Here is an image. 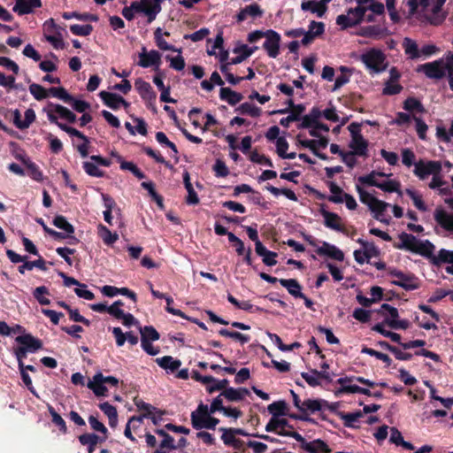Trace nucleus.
I'll return each instance as SVG.
<instances>
[{"label": "nucleus", "instance_id": "obj_1", "mask_svg": "<svg viewBox=\"0 0 453 453\" xmlns=\"http://www.w3.org/2000/svg\"><path fill=\"white\" fill-rule=\"evenodd\" d=\"M441 163L434 160H419L414 164V174L421 180H426L432 175V180L428 183L431 189H434L442 183Z\"/></svg>", "mask_w": 453, "mask_h": 453}, {"label": "nucleus", "instance_id": "obj_27", "mask_svg": "<svg viewBox=\"0 0 453 453\" xmlns=\"http://www.w3.org/2000/svg\"><path fill=\"white\" fill-rule=\"evenodd\" d=\"M302 377L311 387H316L320 384V379L330 380V375L326 372H318L312 370L310 372H302Z\"/></svg>", "mask_w": 453, "mask_h": 453}, {"label": "nucleus", "instance_id": "obj_33", "mask_svg": "<svg viewBox=\"0 0 453 453\" xmlns=\"http://www.w3.org/2000/svg\"><path fill=\"white\" fill-rule=\"evenodd\" d=\"M434 265H440L441 264H453V250H448L441 249L436 255H431L429 257Z\"/></svg>", "mask_w": 453, "mask_h": 453}, {"label": "nucleus", "instance_id": "obj_2", "mask_svg": "<svg viewBox=\"0 0 453 453\" xmlns=\"http://www.w3.org/2000/svg\"><path fill=\"white\" fill-rule=\"evenodd\" d=\"M357 191L359 195L360 201L368 206L373 215V218L380 222L389 224L390 219H387L385 217V212L390 204L379 200L372 194L367 192L359 186H357Z\"/></svg>", "mask_w": 453, "mask_h": 453}, {"label": "nucleus", "instance_id": "obj_13", "mask_svg": "<svg viewBox=\"0 0 453 453\" xmlns=\"http://www.w3.org/2000/svg\"><path fill=\"white\" fill-rule=\"evenodd\" d=\"M265 41L263 44L264 49L266 50L268 56L272 58H276L280 54V35L274 30L265 31Z\"/></svg>", "mask_w": 453, "mask_h": 453}, {"label": "nucleus", "instance_id": "obj_43", "mask_svg": "<svg viewBox=\"0 0 453 453\" xmlns=\"http://www.w3.org/2000/svg\"><path fill=\"white\" fill-rule=\"evenodd\" d=\"M403 46L404 49L405 53L412 59L414 58H420V52L419 49L418 47V44L415 41L405 38L403 42Z\"/></svg>", "mask_w": 453, "mask_h": 453}, {"label": "nucleus", "instance_id": "obj_42", "mask_svg": "<svg viewBox=\"0 0 453 453\" xmlns=\"http://www.w3.org/2000/svg\"><path fill=\"white\" fill-rule=\"evenodd\" d=\"M365 13L372 12L373 14L380 15L384 12V5L374 0H361Z\"/></svg>", "mask_w": 453, "mask_h": 453}, {"label": "nucleus", "instance_id": "obj_26", "mask_svg": "<svg viewBox=\"0 0 453 453\" xmlns=\"http://www.w3.org/2000/svg\"><path fill=\"white\" fill-rule=\"evenodd\" d=\"M303 11H310L318 17H322L326 11V4L322 1H307L301 4Z\"/></svg>", "mask_w": 453, "mask_h": 453}, {"label": "nucleus", "instance_id": "obj_35", "mask_svg": "<svg viewBox=\"0 0 453 453\" xmlns=\"http://www.w3.org/2000/svg\"><path fill=\"white\" fill-rule=\"evenodd\" d=\"M156 363L163 369L169 370L171 372L176 371L180 365L181 362L178 359H174L171 356H165L156 359Z\"/></svg>", "mask_w": 453, "mask_h": 453}, {"label": "nucleus", "instance_id": "obj_55", "mask_svg": "<svg viewBox=\"0 0 453 453\" xmlns=\"http://www.w3.org/2000/svg\"><path fill=\"white\" fill-rule=\"evenodd\" d=\"M49 95L54 97L63 100L65 103H69L73 100V96L67 93L64 88H50L49 89Z\"/></svg>", "mask_w": 453, "mask_h": 453}, {"label": "nucleus", "instance_id": "obj_5", "mask_svg": "<svg viewBox=\"0 0 453 453\" xmlns=\"http://www.w3.org/2000/svg\"><path fill=\"white\" fill-rule=\"evenodd\" d=\"M363 20L372 21V14H365L363 9L361 0L357 1L355 8H350L346 14L339 15L336 19V23L342 28L353 27Z\"/></svg>", "mask_w": 453, "mask_h": 453}, {"label": "nucleus", "instance_id": "obj_50", "mask_svg": "<svg viewBox=\"0 0 453 453\" xmlns=\"http://www.w3.org/2000/svg\"><path fill=\"white\" fill-rule=\"evenodd\" d=\"M24 164L26 165L27 168V174L32 178L34 179L35 180H37V181H42L43 177H42V172L39 170L38 166L34 164L33 162H31L30 160L28 159H25L24 160Z\"/></svg>", "mask_w": 453, "mask_h": 453}, {"label": "nucleus", "instance_id": "obj_4", "mask_svg": "<svg viewBox=\"0 0 453 453\" xmlns=\"http://www.w3.org/2000/svg\"><path fill=\"white\" fill-rule=\"evenodd\" d=\"M359 58L371 73H382L388 66L386 55L376 48L366 50Z\"/></svg>", "mask_w": 453, "mask_h": 453}, {"label": "nucleus", "instance_id": "obj_24", "mask_svg": "<svg viewBox=\"0 0 453 453\" xmlns=\"http://www.w3.org/2000/svg\"><path fill=\"white\" fill-rule=\"evenodd\" d=\"M41 6V0H16L13 11L19 15L30 13L35 8Z\"/></svg>", "mask_w": 453, "mask_h": 453}, {"label": "nucleus", "instance_id": "obj_9", "mask_svg": "<svg viewBox=\"0 0 453 453\" xmlns=\"http://www.w3.org/2000/svg\"><path fill=\"white\" fill-rule=\"evenodd\" d=\"M48 119L51 123H57L58 118L65 119L70 123H73L76 120V116L69 109L60 104H50L45 110Z\"/></svg>", "mask_w": 453, "mask_h": 453}, {"label": "nucleus", "instance_id": "obj_18", "mask_svg": "<svg viewBox=\"0 0 453 453\" xmlns=\"http://www.w3.org/2000/svg\"><path fill=\"white\" fill-rule=\"evenodd\" d=\"M291 426L285 418H280L279 417H272L270 421L265 426L266 432H274L279 435L287 436Z\"/></svg>", "mask_w": 453, "mask_h": 453}, {"label": "nucleus", "instance_id": "obj_53", "mask_svg": "<svg viewBox=\"0 0 453 453\" xmlns=\"http://www.w3.org/2000/svg\"><path fill=\"white\" fill-rule=\"evenodd\" d=\"M384 325H386L384 322L383 323H380V324H376L372 327V330L380 333V334H382L385 337L390 338L393 342H400L401 335L399 334L393 333V332L386 330L384 328Z\"/></svg>", "mask_w": 453, "mask_h": 453}, {"label": "nucleus", "instance_id": "obj_38", "mask_svg": "<svg viewBox=\"0 0 453 453\" xmlns=\"http://www.w3.org/2000/svg\"><path fill=\"white\" fill-rule=\"evenodd\" d=\"M279 282L280 285L284 288H286L290 295H292L295 297H300L303 296V293L301 292V286L297 282V280L294 279H280L279 280Z\"/></svg>", "mask_w": 453, "mask_h": 453}, {"label": "nucleus", "instance_id": "obj_21", "mask_svg": "<svg viewBox=\"0 0 453 453\" xmlns=\"http://www.w3.org/2000/svg\"><path fill=\"white\" fill-rule=\"evenodd\" d=\"M321 215L324 219V225L326 227L339 232L343 231L342 220L336 213L323 210Z\"/></svg>", "mask_w": 453, "mask_h": 453}, {"label": "nucleus", "instance_id": "obj_62", "mask_svg": "<svg viewBox=\"0 0 453 453\" xmlns=\"http://www.w3.org/2000/svg\"><path fill=\"white\" fill-rule=\"evenodd\" d=\"M91 25H78L74 24L70 27V30L73 35L86 36L92 32Z\"/></svg>", "mask_w": 453, "mask_h": 453}, {"label": "nucleus", "instance_id": "obj_47", "mask_svg": "<svg viewBox=\"0 0 453 453\" xmlns=\"http://www.w3.org/2000/svg\"><path fill=\"white\" fill-rule=\"evenodd\" d=\"M220 430L222 431L221 439L226 445L234 448L239 447L240 441L235 438L232 428H220Z\"/></svg>", "mask_w": 453, "mask_h": 453}, {"label": "nucleus", "instance_id": "obj_23", "mask_svg": "<svg viewBox=\"0 0 453 453\" xmlns=\"http://www.w3.org/2000/svg\"><path fill=\"white\" fill-rule=\"evenodd\" d=\"M434 219L443 229L453 232V214L448 213L443 209H436Z\"/></svg>", "mask_w": 453, "mask_h": 453}, {"label": "nucleus", "instance_id": "obj_12", "mask_svg": "<svg viewBox=\"0 0 453 453\" xmlns=\"http://www.w3.org/2000/svg\"><path fill=\"white\" fill-rule=\"evenodd\" d=\"M134 7L138 8V12H142L148 17L149 23L152 22L161 12V5L157 0L135 1Z\"/></svg>", "mask_w": 453, "mask_h": 453}, {"label": "nucleus", "instance_id": "obj_20", "mask_svg": "<svg viewBox=\"0 0 453 453\" xmlns=\"http://www.w3.org/2000/svg\"><path fill=\"white\" fill-rule=\"evenodd\" d=\"M317 253L320 256L329 257L337 261H342L344 259V254L340 249L326 242L317 249Z\"/></svg>", "mask_w": 453, "mask_h": 453}, {"label": "nucleus", "instance_id": "obj_22", "mask_svg": "<svg viewBox=\"0 0 453 453\" xmlns=\"http://www.w3.org/2000/svg\"><path fill=\"white\" fill-rule=\"evenodd\" d=\"M134 86L139 95L147 102H152L156 99V94L153 91L150 84L142 79H137Z\"/></svg>", "mask_w": 453, "mask_h": 453}, {"label": "nucleus", "instance_id": "obj_30", "mask_svg": "<svg viewBox=\"0 0 453 453\" xmlns=\"http://www.w3.org/2000/svg\"><path fill=\"white\" fill-rule=\"evenodd\" d=\"M257 47H249L247 45H242L234 50V52L237 54L236 57L233 58L229 64L237 65L244 61L250 56H251Z\"/></svg>", "mask_w": 453, "mask_h": 453}, {"label": "nucleus", "instance_id": "obj_36", "mask_svg": "<svg viewBox=\"0 0 453 453\" xmlns=\"http://www.w3.org/2000/svg\"><path fill=\"white\" fill-rule=\"evenodd\" d=\"M79 441L82 445L88 446V452L93 453L96 446L99 441H103L102 438L95 434H84L79 437Z\"/></svg>", "mask_w": 453, "mask_h": 453}, {"label": "nucleus", "instance_id": "obj_52", "mask_svg": "<svg viewBox=\"0 0 453 453\" xmlns=\"http://www.w3.org/2000/svg\"><path fill=\"white\" fill-rule=\"evenodd\" d=\"M29 91L36 100H42L49 96V90L47 91L42 86L32 83L29 86Z\"/></svg>", "mask_w": 453, "mask_h": 453}, {"label": "nucleus", "instance_id": "obj_56", "mask_svg": "<svg viewBox=\"0 0 453 453\" xmlns=\"http://www.w3.org/2000/svg\"><path fill=\"white\" fill-rule=\"evenodd\" d=\"M219 334L222 336L232 338L235 341L240 342L241 343L244 344L250 341V336L238 333V332H231L227 329H220Z\"/></svg>", "mask_w": 453, "mask_h": 453}, {"label": "nucleus", "instance_id": "obj_49", "mask_svg": "<svg viewBox=\"0 0 453 453\" xmlns=\"http://www.w3.org/2000/svg\"><path fill=\"white\" fill-rule=\"evenodd\" d=\"M141 342L145 340L149 342L157 341L159 339V334L152 326L140 327Z\"/></svg>", "mask_w": 453, "mask_h": 453}, {"label": "nucleus", "instance_id": "obj_16", "mask_svg": "<svg viewBox=\"0 0 453 453\" xmlns=\"http://www.w3.org/2000/svg\"><path fill=\"white\" fill-rule=\"evenodd\" d=\"M90 160L91 161H86L83 163V168L88 175L94 177L103 176V172L97 167V165L104 166H109L111 165L110 160L105 159L100 156H92Z\"/></svg>", "mask_w": 453, "mask_h": 453}, {"label": "nucleus", "instance_id": "obj_59", "mask_svg": "<svg viewBox=\"0 0 453 453\" xmlns=\"http://www.w3.org/2000/svg\"><path fill=\"white\" fill-rule=\"evenodd\" d=\"M445 75H447L449 88L453 91V53L446 56Z\"/></svg>", "mask_w": 453, "mask_h": 453}, {"label": "nucleus", "instance_id": "obj_28", "mask_svg": "<svg viewBox=\"0 0 453 453\" xmlns=\"http://www.w3.org/2000/svg\"><path fill=\"white\" fill-rule=\"evenodd\" d=\"M53 225L66 233L67 237H69L71 240L70 243H76L78 242L77 238L71 236V234L74 233V227L66 220L65 217L57 216L53 220Z\"/></svg>", "mask_w": 453, "mask_h": 453}, {"label": "nucleus", "instance_id": "obj_8", "mask_svg": "<svg viewBox=\"0 0 453 453\" xmlns=\"http://www.w3.org/2000/svg\"><path fill=\"white\" fill-rule=\"evenodd\" d=\"M348 129L351 134L349 147L352 153L357 156H365L367 151V142L360 134L358 126L352 123L348 127Z\"/></svg>", "mask_w": 453, "mask_h": 453}, {"label": "nucleus", "instance_id": "obj_34", "mask_svg": "<svg viewBox=\"0 0 453 453\" xmlns=\"http://www.w3.org/2000/svg\"><path fill=\"white\" fill-rule=\"evenodd\" d=\"M389 175H387L384 173L372 171L367 175L360 176L358 178V181L362 184L368 185V186H374L378 188V185L380 183V178L382 177H388Z\"/></svg>", "mask_w": 453, "mask_h": 453}, {"label": "nucleus", "instance_id": "obj_40", "mask_svg": "<svg viewBox=\"0 0 453 453\" xmlns=\"http://www.w3.org/2000/svg\"><path fill=\"white\" fill-rule=\"evenodd\" d=\"M97 229L98 235L106 245H112L119 239V234L117 233H111L104 225H99Z\"/></svg>", "mask_w": 453, "mask_h": 453}, {"label": "nucleus", "instance_id": "obj_10", "mask_svg": "<svg viewBox=\"0 0 453 453\" xmlns=\"http://www.w3.org/2000/svg\"><path fill=\"white\" fill-rule=\"evenodd\" d=\"M445 67L446 58L421 65L418 66V71L423 72L430 79H441L445 76Z\"/></svg>", "mask_w": 453, "mask_h": 453}, {"label": "nucleus", "instance_id": "obj_3", "mask_svg": "<svg viewBox=\"0 0 453 453\" xmlns=\"http://www.w3.org/2000/svg\"><path fill=\"white\" fill-rule=\"evenodd\" d=\"M400 242L396 248L401 250H407L420 255L430 257L434 250V245L429 241L418 240L414 235L402 233L399 234Z\"/></svg>", "mask_w": 453, "mask_h": 453}, {"label": "nucleus", "instance_id": "obj_64", "mask_svg": "<svg viewBox=\"0 0 453 453\" xmlns=\"http://www.w3.org/2000/svg\"><path fill=\"white\" fill-rule=\"evenodd\" d=\"M122 305L123 302L119 300L116 301L111 306H109L107 312L117 319H120L125 314L124 311L120 308Z\"/></svg>", "mask_w": 453, "mask_h": 453}, {"label": "nucleus", "instance_id": "obj_6", "mask_svg": "<svg viewBox=\"0 0 453 453\" xmlns=\"http://www.w3.org/2000/svg\"><path fill=\"white\" fill-rule=\"evenodd\" d=\"M209 406L200 403L197 409L191 413V423L196 429H214L219 420L211 416Z\"/></svg>", "mask_w": 453, "mask_h": 453}, {"label": "nucleus", "instance_id": "obj_31", "mask_svg": "<svg viewBox=\"0 0 453 453\" xmlns=\"http://www.w3.org/2000/svg\"><path fill=\"white\" fill-rule=\"evenodd\" d=\"M249 390L243 388H229L225 389L221 395L225 396L227 400L232 402H238L242 400L246 395H249Z\"/></svg>", "mask_w": 453, "mask_h": 453}, {"label": "nucleus", "instance_id": "obj_19", "mask_svg": "<svg viewBox=\"0 0 453 453\" xmlns=\"http://www.w3.org/2000/svg\"><path fill=\"white\" fill-rule=\"evenodd\" d=\"M100 97L107 106L113 110H117L121 106L127 109L130 105L122 96L114 93L101 91Z\"/></svg>", "mask_w": 453, "mask_h": 453}, {"label": "nucleus", "instance_id": "obj_15", "mask_svg": "<svg viewBox=\"0 0 453 453\" xmlns=\"http://www.w3.org/2000/svg\"><path fill=\"white\" fill-rule=\"evenodd\" d=\"M388 275L395 278L392 280V283L395 285L402 287L404 289H414L417 288L414 279L411 275L405 274L404 273L395 268H389L388 270Z\"/></svg>", "mask_w": 453, "mask_h": 453}, {"label": "nucleus", "instance_id": "obj_39", "mask_svg": "<svg viewBox=\"0 0 453 453\" xmlns=\"http://www.w3.org/2000/svg\"><path fill=\"white\" fill-rule=\"evenodd\" d=\"M220 98L226 101L228 104L234 105L242 99V96L229 88H221Z\"/></svg>", "mask_w": 453, "mask_h": 453}, {"label": "nucleus", "instance_id": "obj_7", "mask_svg": "<svg viewBox=\"0 0 453 453\" xmlns=\"http://www.w3.org/2000/svg\"><path fill=\"white\" fill-rule=\"evenodd\" d=\"M104 384H109L111 387H117L119 380L114 376H104L101 372H97L88 383V388L91 389L96 395L104 396L108 391Z\"/></svg>", "mask_w": 453, "mask_h": 453}, {"label": "nucleus", "instance_id": "obj_41", "mask_svg": "<svg viewBox=\"0 0 453 453\" xmlns=\"http://www.w3.org/2000/svg\"><path fill=\"white\" fill-rule=\"evenodd\" d=\"M355 380L353 377L340 378L337 380V383L341 385V388L338 390L339 393H349L355 394L359 390V386L351 384L350 382Z\"/></svg>", "mask_w": 453, "mask_h": 453}, {"label": "nucleus", "instance_id": "obj_11", "mask_svg": "<svg viewBox=\"0 0 453 453\" xmlns=\"http://www.w3.org/2000/svg\"><path fill=\"white\" fill-rule=\"evenodd\" d=\"M161 65V54L156 50H151L150 51L143 46L139 53L138 65L142 68L154 67L158 69Z\"/></svg>", "mask_w": 453, "mask_h": 453}, {"label": "nucleus", "instance_id": "obj_44", "mask_svg": "<svg viewBox=\"0 0 453 453\" xmlns=\"http://www.w3.org/2000/svg\"><path fill=\"white\" fill-rule=\"evenodd\" d=\"M401 184L396 180L387 179L385 180H380L378 188L385 192H396L399 195L402 194L400 190Z\"/></svg>", "mask_w": 453, "mask_h": 453}, {"label": "nucleus", "instance_id": "obj_63", "mask_svg": "<svg viewBox=\"0 0 453 453\" xmlns=\"http://www.w3.org/2000/svg\"><path fill=\"white\" fill-rule=\"evenodd\" d=\"M333 203H345V205L346 207L349 209V210H355L357 207V201L355 200V198L349 195V194H347L346 196H343V199H342L340 196L338 197H334L333 199Z\"/></svg>", "mask_w": 453, "mask_h": 453}, {"label": "nucleus", "instance_id": "obj_46", "mask_svg": "<svg viewBox=\"0 0 453 453\" xmlns=\"http://www.w3.org/2000/svg\"><path fill=\"white\" fill-rule=\"evenodd\" d=\"M35 267H37L42 271L47 269L45 266V261L42 257H39V259L32 262H27L25 260L24 264L19 267V272L21 274H24L26 271H31Z\"/></svg>", "mask_w": 453, "mask_h": 453}, {"label": "nucleus", "instance_id": "obj_14", "mask_svg": "<svg viewBox=\"0 0 453 453\" xmlns=\"http://www.w3.org/2000/svg\"><path fill=\"white\" fill-rule=\"evenodd\" d=\"M388 311L392 319H385L384 323L393 329H407L409 327V322L407 320L398 319V311L396 308L390 306L388 303H384L380 306L378 311L379 313H383V311Z\"/></svg>", "mask_w": 453, "mask_h": 453}, {"label": "nucleus", "instance_id": "obj_48", "mask_svg": "<svg viewBox=\"0 0 453 453\" xmlns=\"http://www.w3.org/2000/svg\"><path fill=\"white\" fill-rule=\"evenodd\" d=\"M405 193L411 197V199L413 202L414 206L418 210H419L421 211H426L427 210V208L422 199V196L419 193H418L417 191L411 189V188H407L405 190Z\"/></svg>", "mask_w": 453, "mask_h": 453}, {"label": "nucleus", "instance_id": "obj_29", "mask_svg": "<svg viewBox=\"0 0 453 453\" xmlns=\"http://www.w3.org/2000/svg\"><path fill=\"white\" fill-rule=\"evenodd\" d=\"M303 449L309 453H330L332 451L329 446L319 439L305 443Z\"/></svg>", "mask_w": 453, "mask_h": 453}, {"label": "nucleus", "instance_id": "obj_17", "mask_svg": "<svg viewBox=\"0 0 453 453\" xmlns=\"http://www.w3.org/2000/svg\"><path fill=\"white\" fill-rule=\"evenodd\" d=\"M445 2L446 0H434L430 8L426 12V15H427L431 24L438 25L445 19V14L441 12Z\"/></svg>", "mask_w": 453, "mask_h": 453}, {"label": "nucleus", "instance_id": "obj_25", "mask_svg": "<svg viewBox=\"0 0 453 453\" xmlns=\"http://www.w3.org/2000/svg\"><path fill=\"white\" fill-rule=\"evenodd\" d=\"M16 342L28 352H35L42 348L41 342L30 334L19 335L16 337Z\"/></svg>", "mask_w": 453, "mask_h": 453}, {"label": "nucleus", "instance_id": "obj_51", "mask_svg": "<svg viewBox=\"0 0 453 453\" xmlns=\"http://www.w3.org/2000/svg\"><path fill=\"white\" fill-rule=\"evenodd\" d=\"M267 409L268 411L273 415V417H278L280 415L286 414L287 405L283 401L273 402V403L268 405Z\"/></svg>", "mask_w": 453, "mask_h": 453}, {"label": "nucleus", "instance_id": "obj_61", "mask_svg": "<svg viewBox=\"0 0 453 453\" xmlns=\"http://www.w3.org/2000/svg\"><path fill=\"white\" fill-rule=\"evenodd\" d=\"M166 60L170 62V66L177 71H181L185 67V60L183 57L179 53L176 57H165Z\"/></svg>", "mask_w": 453, "mask_h": 453}, {"label": "nucleus", "instance_id": "obj_54", "mask_svg": "<svg viewBox=\"0 0 453 453\" xmlns=\"http://www.w3.org/2000/svg\"><path fill=\"white\" fill-rule=\"evenodd\" d=\"M49 295L48 288L44 286L37 287L34 290V296L39 302L40 304L48 305L50 301L46 296Z\"/></svg>", "mask_w": 453, "mask_h": 453}, {"label": "nucleus", "instance_id": "obj_32", "mask_svg": "<svg viewBox=\"0 0 453 453\" xmlns=\"http://www.w3.org/2000/svg\"><path fill=\"white\" fill-rule=\"evenodd\" d=\"M263 14V11L259 7L258 4H254L246 6L237 15V20L239 22L244 21L248 17L256 18L261 16Z\"/></svg>", "mask_w": 453, "mask_h": 453}, {"label": "nucleus", "instance_id": "obj_37", "mask_svg": "<svg viewBox=\"0 0 453 453\" xmlns=\"http://www.w3.org/2000/svg\"><path fill=\"white\" fill-rule=\"evenodd\" d=\"M99 408L108 417L110 426L116 427L118 424V413L116 408L107 402L101 403Z\"/></svg>", "mask_w": 453, "mask_h": 453}, {"label": "nucleus", "instance_id": "obj_57", "mask_svg": "<svg viewBox=\"0 0 453 453\" xmlns=\"http://www.w3.org/2000/svg\"><path fill=\"white\" fill-rule=\"evenodd\" d=\"M156 140L157 141L158 143L160 144H164V145H166L167 147H169L172 151L173 152V157H175L176 161L178 160V150L175 146V144L173 142H172L171 141H169V139L167 138V136L165 135V133L163 132H157L156 134Z\"/></svg>", "mask_w": 453, "mask_h": 453}, {"label": "nucleus", "instance_id": "obj_60", "mask_svg": "<svg viewBox=\"0 0 453 453\" xmlns=\"http://www.w3.org/2000/svg\"><path fill=\"white\" fill-rule=\"evenodd\" d=\"M239 110L242 113L248 114L251 117H258L261 113L260 108L250 103L241 104Z\"/></svg>", "mask_w": 453, "mask_h": 453}, {"label": "nucleus", "instance_id": "obj_58", "mask_svg": "<svg viewBox=\"0 0 453 453\" xmlns=\"http://www.w3.org/2000/svg\"><path fill=\"white\" fill-rule=\"evenodd\" d=\"M88 423L93 430H95L96 432H100L104 434L102 441H105L107 438V432H108L105 426L94 416H90L88 418Z\"/></svg>", "mask_w": 453, "mask_h": 453}, {"label": "nucleus", "instance_id": "obj_45", "mask_svg": "<svg viewBox=\"0 0 453 453\" xmlns=\"http://www.w3.org/2000/svg\"><path fill=\"white\" fill-rule=\"evenodd\" d=\"M322 408L321 401L318 399H307L301 403V411L314 413Z\"/></svg>", "mask_w": 453, "mask_h": 453}]
</instances>
